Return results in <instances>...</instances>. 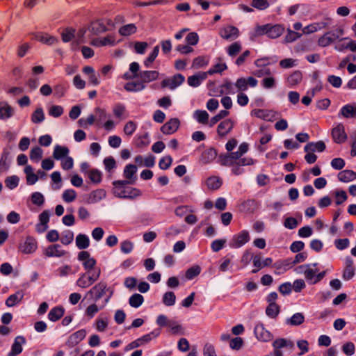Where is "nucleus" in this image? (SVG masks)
I'll return each instance as SVG.
<instances>
[{"label":"nucleus","mask_w":356,"mask_h":356,"mask_svg":"<svg viewBox=\"0 0 356 356\" xmlns=\"http://www.w3.org/2000/svg\"><path fill=\"white\" fill-rule=\"evenodd\" d=\"M284 28L279 24L272 25L267 24L259 26L257 28V33L259 35L266 34L268 38H277L280 37L284 32Z\"/></svg>","instance_id":"f257e3e1"},{"label":"nucleus","mask_w":356,"mask_h":356,"mask_svg":"<svg viewBox=\"0 0 356 356\" xmlns=\"http://www.w3.org/2000/svg\"><path fill=\"white\" fill-rule=\"evenodd\" d=\"M113 194L115 197L123 199H134L141 195V191L130 186L122 187L113 189Z\"/></svg>","instance_id":"f03ea898"},{"label":"nucleus","mask_w":356,"mask_h":356,"mask_svg":"<svg viewBox=\"0 0 356 356\" xmlns=\"http://www.w3.org/2000/svg\"><path fill=\"white\" fill-rule=\"evenodd\" d=\"M101 269H95L91 273H83L76 281V285L81 288H87L91 286L100 277Z\"/></svg>","instance_id":"7ed1b4c3"},{"label":"nucleus","mask_w":356,"mask_h":356,"mask_svg":"<svg viewBox=\"0 0 356 356\" xmlns=\"http://www.w3.org/2000/svg\"><path fill=\"white\" fill-rule=\"evenodd\" d=\"M78 259L82 262L83 268L88 273L94 272L95 269H100L99 267H96V259L92 257L88 251H81L78 254Z\"/></svg>","instance_id":"20e7f679"},{"label":"nucleus","mask_w":356,"mask_h":356,"mask_svg":"<svg viewBox=\"0 0 356 356\" xmlns=\"http://www.w3.org/2000/svg\"><path fill=\"white\" fill-rule=\"evenodd\" d=\"M184 76L181 74H176L172 78H167L163 79L161 86V88H169L171 90H174L179 86H180L184 81Z\"/></svg>","instance_id":"39448f33"},{"label":"nucleus","mask_w":356,"mask_h":356,"mask_svg":"<svg viewBox=\"0 0 356 356\" xmlns=\"http://www.w3.org/2000/svg\"><path fill=\"white\" fill-rule=\"evenodd\" d=\"M38 245L35 239L31 236H27L26 240L19 245V250L24 254H31L37 249Z\"/></svg>","instance_id":"423d86ee"},{"label":"nucleus","mask_w":356,"mask_h":356,"mask_svg":"<svg viewBox=\"0 0 356 356\" xmlns=\"http://www.w3.org/2000/svg\"><path fill=\"white\" fill-rule=\"evenodd\" d=\"M259 207V203L258 201L249 199L243 201L238 206L239 211L244 213H254L256 212Z\"/></svg>","instance_id":"0eeeda50"},{"label":"nucleus","mask_w":356,"mask_h":356,"mask_svg":"<svg viewBox=\"0 0 356 356\" xmlns=\"http://www.w3.org/2000/svg\"><path fill=\"white\" fill-rule=\"evenodd\" d=\"M331 135L334 142L336 143L340 144L344 143L347 139L344 126L341 123H339L332 129Z\"/></svg>","instance_id":"6e6552de"},{"label":"nucleus","mask_w":356,"mask_h":356,"mask_svg":"<svg viewBox=\"0 0 356 356\" xmlns=\"http://www.w3.org/2000/svg\"><path fill=\"white\" fill-rule=\"evenodd\" d=\"M219 35L225 40H234L239 35L238 29L234 26H227L220 29Z\"/></svg>","instance_id":"1a4fd4ad"},{"label":"nucleus","mask_w":356,"mask_h":356,"mask_svg":"<svg viewBox=\"0 0 356 356\" xmlns=\"http://www.w3.org/2000/svg\"><path fill=\"white\" fill-rule=\"evenodd\" d=\"M258 83V81L252 77L248 76V78L241 77L236 80L235 86L239 91H245L248 89V86L255 87Z\"/></svg>","instance_id":"9d476101"},{"label":"nucleus","mask_w":356,"mask_h":356,"mask_svg":"<svg viewBox=\"0 0 356 356\" xmlns=\"http://www.w3.org/2000/svg\"><path fill=\"white\" fill-rule=\"evenodd\" d=\"M179 126L180 121L178 118H171L161 127V131L166 135L172 134L177 131Z\"/></svg>","instance_id":"9b49d317"},{"label":"nucleus","mask_w":356,"mask_h":356,"mask_svg":"<svg viewBox=\"0 0 356 356\" xmlns=\"http://www.w3.org/2000/svg\"><path fill=\"white\" fill-rule=\"evenodd\" d=\"M67 252L63 249L59 244L49 245L44 250V254L47 257H61L65 256Z\"/></svg>","instance_id":"f8f14e48"},{"label":"nucleus","mask_w":356,"mask_h":356,"mask_svg":"<svg viewBox=\"0 0 356 356\" xmlns=\"http://www.w3.org/2000/svg\"><path fill=\"white\" fill-rule=\"evenodd\" d=\"M159 73L158 71L152 70V71H142L138 73V74H136L133 76V77H137L140 79L141 82L144 84L145 83H149L151 81H155L159 78Z\"/></svg>","instance_id":"ddd939ff"},{"label":"nucleus","mask_w":356,"mask_h":356,"mask_svg":"<svg viewBox=\"0 0 356 356\" xmlns=\"http://www.w3.org/2000/svg\"><path fill=\"white\" fill-rule=\"evenodd\" d=\"M250 241V235L248 231L243 230L238 234L234 235L232 238L234 248H240Z\"/></svg>","instance_id":"4468645a"},{"label":"nucleus","mask_w":356,"mask_h":356,"mask_svg":"<svg viewBox=\"0 0 356 356\" xmlns=\"http://www.w3.org/2000/svg\"><path fill=\"white\" fill-rule=\"evenodd\" d=\"M219 158L221 165L225 166H234L241 156L236 152H235L228 153L225 155H220Z\"/></svg>","instance_id":"2eb2a0df"},{"label":"nucleus","mask_w":356,"mask_h":356,"mask_svg":"<svg viewBox=\"0 0 356 356\" xmlns=\"http://www.w3.org/2000/svg\"><path fill=\"white\" fill-rule=\"evenodd\" d=\"M254 334L256 337L262 341H269L273 337L271 333L261 323L257 324L255 326Z\"/></svg>","instance_id":"dca6fc26"},{"label":"nucleus","mask_w":356,"mask_h":356,"mask_svg":"<svg viewBox=\"0 0 356 356\" xmlns=\"http://www.w3.org/2000/svg\"><path fill=\"white\" fill-rule=\"evenodd\" d=\"M107 290V285L104 282H99L95 284L88 293L90 295H94L95 301L99 300Z\"/></svg>","instance_id":"f3484780"},{"label":"nucleus","mask_w":356,"mask_h":356,"mask_svg":"<svg viewBox=\"0 0 356 356\" xmlns=\"http://www.w3.org/2000/svg\"><path fill=\"white\" fill-rule=\"evenodd\" d=\"M234 127V122L231 119L222 121L217 127V133L220 137H225Z\"/></svg>","instance_id":"a211bd4d"},{"label":"nucleus","mask_w":356,"mask_h":356,"mask_svg":"<svg viewBox=\"0 0 356 356\" xmlns=\"http://www.w3.org/2000/svg\"><path fill=\"white\" fill-rule=\"evenodd\" d=\"M26 343V339L22 336H18L15 339L12 345L11 351L8 356H17L22 352V344Z\"/></svg>","instance_id":"6ab92c4d"},{"label":"nucleus","mask_w":356,"mask_h":356,"mask_svg":"<svg viewBox=\"0 0 356 356\" xmlns=\"http://www.w3.org/2000/svg\"><path fill=\"white\" fill-rule=\"evenodd\" d=\"M34 38L38 41L48 45H52L58 42V39L56 37L51 35L47 33H36L34 34Z\"/></svg>","instance_id":"aec40b11"},{"label":"nucleus","mask_w":356,"mask_h":356,"mask_svg":"<svg viewBox=\"0 0 356 356\" xmlns=\"http://www.w3.org/2000/svg\"><path fill=\"white\" fill-rule=\"evenodd\" d=\"M40 223L36 225V230L39 233L44 232L47 228V223L49 220V211L45 210L43 211L39 216Z\"/></svg>","instance_id":"412c9836"},{"label":"nucleus","mask_w":356,"mask_h":356,"mask_svg":"<svg viewBox=\"0 0 356 356\" xmlns=\"http://www.w3.org/2000/svg\"><path fill=\"white\" fill-rule=\"evenodd\" d=\"M14 114L13 107L6 102H0V120H7Z\"/></svg>","instance_id":"4be33fe9"},{"label":"nucleus","mask_w":356,"mask_h":356,"mask_svg":"<svg viewBox=\"0 0 356 356\" xmlns=\"http://www.w3.org/2000/svg\"><path fill=\"white\" fill-rule=\"evenodd\" d=\"M136 172L137 167L134 164H128L124 169L123 175L127 179H131V184H134L137 180Z\"/></svg>","instance_id":"5701e85b"},{"label":"nucleus","mask_w":356,"mask_h":356,"mask_svg":"<svg viewBox=\"0 0 356 356\" xmlns=\"http://www.w3.org/2000/svg\"><path fill=\"white\" fill-rule=\"evenodd\" d=\"M275 350H280L282 348H286L289 350H292L294 348V343L292 341L284 338L275 339L273 343Z\"/></svg>","instance_id":"b1692460"},{"label":"nucleus","mask_w":356,"mask_h":356,"mask_svg":"<svg viewBox=\"0 0 356 356\" xmlns=\"http://www.w3.org/2000/svg\"><path fill=\"white\" fill-rule=\"evenodd\" d=\"M339 115L344 118H356V104H348L343 106L340 110Z\"/></svg>","instance_id":"393cba45"},{"label":"nucleus","mask_w":356,"mask_h":356,"mask_svg":"<svg viewBox=\"0 0 356 356\" xmlns=\"http://www.w3.org/2000/svg\"><path fill=\"white\" fill-rule=\"evenodd\" d=\"M216 156V150L214 148H209L202 152L200 161L203 164H207L212 162Z\"/></svg>","instance_id":"a878e982"},{"label":"nucleus","mask_w":356,"mask_h":356,"mask_svg":"<svg viewBox=\"0 0 356 356\" xmlns=\"http://www.w3.org/2000/svg\"><path fill=\"white\" fill-rule=\"evenodd\" d=\"M355 275V267L353 266V261L350 257L346 259V266L343 273V278L345 280H349Z\"/></svg>","instance_id":"bb28decb"},{"label":"nucleus","mask_w":356,"mask_h":356,"mask_svg":"<svg viewBox=\"0 0 356 356\" xmlns=\"http://www.w3.org/2000/svg\"><path fill=\"white\" fill-rule=\"evenodd\" d=\"M115 44V38L113 35H108L103 38H96L92 40L91 44L96 47L106 45L113 46Z\"/></svg>","instance_id":"cd10ccee"},{"label":"nucleus","mask_w":356,"mask_h":356,"mask_svg":"<svg viewBox=\"0 0 356 356\" xmlns=\"http://www.w3.org/2000/svg\"><path fill=\"white\" fill-rule=\"evenodd\" d=\"M302 80V74L300 70L293 72L286 79L287 85L289 87L299 84Z\"/></svg>","instance_id":"c85d7f7f"},{"label":"nucleus","mask_w":356,"mask_h":356,"mask_svg":"<svg viewBox=\"0 0 356 356\" xmlns=\"http://www.w3.org/2000/svg\"><path fill=\"white\" fill-rule=\"evenodd\" d=\"M207 78V73L198 72L193 76L188 77V83L190 86L197 87L200 85L201 81Z\"/></svg>","instance_id":"c756f323"},{"label":"nucleus","mask_w":356,"mask_h":356,"mask_svg":"<svg viewBox=\"0 0 356 356\" xmlns=\"http://www.w3.org/2000/svg\"><path fill=\"white\" fill-rule=\"evenodd\" d=\"M326 148V145L325 143L322 140H319L316 143H307L304 149L305 152H323Z\"/></svg>","instance_id":"7c9ffc66"},{"label":"nucleus","mask_w":356,"mask_h":356,"mask_svg":"<svg viewBox=\"0 0 356 356\" xmlns=\"http://www.w3.org/2000/svg\"><path fill=\"white\" fill-rule=\"evenodd\" d=\"M337 177L341 182H349L356 179V172L351 170H344L339 172Z\"/></svg>","instance_id":"2f4dec72"},{"label":"nucleus","mask_w":356,"mask_h":356,"mask_svg":"<svg viewBox=\"0 0 356 356\" xmlns=\"http://www.w3.org/2000/svg\"><path fill=\"white\" fill-rule=\"evenodd\" d=\"M64 313L65 309L63 307H55L49 312L48 318L53 322L57 321L63 316Z\"/></svg>","instance_id":"473e14b6"},{"label":"nucleus","mask_w":356,"mask_h":356,"mask_svg":"<svg viewBox=\"0 0 356 356\" xmlns=\"http://www.w3.org/2000/svg\"><path fill=\"white\" fill-rule=\"evenodd\" d=\"M69 149L65 146L56 145L53 152V157L56 160H60L67 156Z\"/></svg>","instance_id":"72a5a7b5"},{"label":"nucleus","mask_w":356,"mask_h":356,"mask_svg":"<svg viewBox=\"0 0 356 356\" xmlns=\"http://www.w3.org/2000/svg\"><path fill=\"white\" fill-rule=\"evenodd\" d=\"M87 175L90 181L95 184H99L102 180V173L97 169L92 168L88 170Z\"/></svg>","instance_id":"f704fd0d"},{"label":"nucleus","mask_w":356,"mask_h":356,"mask_svg":"<svg viewBox=\"0 0 356 356\" xmlns=\"http://www.w3.org/2000/svg\"><path fill=\"white\" fill-rule=\"evenodd\" d=\"M26 183L29 185L34 184L38 180V175L35 174L31 165H26L24 168Z\"/></svg>","instance_id":"c9c22d12"},{"label":"nucleus","mask_w":356,"mask_h":356,"mask_svg":"<svg viewBox=\"0 0 356 356\" xmlns=\"http://www.w3.org/2000/svg\"><path fill=\"white\" fill-rule=\"evenodd\" d=\"M24 297V293L22 291H17L15 294L10 295L6 300L7 307H13L21 302Z\"/></svg>","instance_id":"e433bc0d"},{"label":"nucleus","mask_w":356,"mask_h":356,"mask_svg":"<svg viewBox=\"0 0 356 356\" xmlns=\"http://www.w3.org/2000/svg\"><path fill=\"white\" fill-rule=\"evenodd\" d=\"M137 31V27L135 24H128L121 26L118 33L122 36H129Z\"/></svg>","instance_id":"4c0bfd02"},{"label":"nucleus","mask_w":356,"mask_h":356,"mask_svg":"<svg viewBox=\"0 0 356 356\" xmlns=\"http://www.w3.org/2000/svg\"><path fill=\"white\" fill-rule=\"evenodd\" d=\"M124 89L128 92H137L145 88V84L140 81L128 82L124 85Z\"/></svg>","instance_id":"58836bf2"},{"label":"nucleus","mask_w":356,"mask_h":356,"mask_svg":"<svg viewBox=\"0 0 356 356\" xmlns=\"http://www.w3.org/2000/svg\"><path fill=\"white\" fill-rule=\"evenodd\" d=\"M222 184V182L221 179L215 176L209 177L206 181L207 187L211 190L218 189L221 186Z\"/></svg>","instance_id":"ea45409f"},{"label":"nucleus","mask_w":356,"mask_h":356,"mask_svg":"<svg viewBox=\"0 0 356 356\" xmlns=\"http://www.w3.org/2000/svg\"><path fill=\"white\" fill-rule=\"evenodd\" d=\"M76 245L81 250L88 248L90 245L88 237L85 234H79L76 238Z\"/></svg>","instance_id":"a19ab883"},{"label":"nucleus","mask_w":356,"mask_h":356,"mask_svg":"<svg viewBox=\"0 0 356 356\" xmlns=\"http://www.w3.org/2000/svg\"><path fill=\"white\" fill-rule=\"evenodd\" d=\"M108 30L106 25L100 20L96 21L92 24L91 31L95 34L104 33Z\"/></svg>","instance_id":"79ce46f5"},{"label":"nucleus","mask_w":356,"mask_h":356,"mask_svg":"<svg viewBox=\"0 0 356 356\" xmlns=\"http://www.w3.org/2000/svg\"><path fill=\"white\" fill-rule=\"evenodd\" d=\"M106 197V191L104 189L93 191L90 195L88 202L93 203L98 202Z\"/></svg>","instance_id":"37998d69"},{"label":"nucleus","mask_w":356,"mask_h":356,"mask_svg":"<svg viewBox=\"0 0 356 356\" xmlns=\"http://www.w3.org/2000/svg\"><path fill=\"white\" fill-rule=\"evenodd\" d=\"M280 311V307L277 304H268L266 309V315L272 318H275Z\"/></svg>","instance_id":"c03bdc74"},{"label":"nucleus","mask_w":356,"mask_h":356,"mask_svg":"<svg viewBox=\"0 0 356 356\" xmlns=\"http://www.w3.org/2000/svg\"><path fill=\"white\" fill-rule=\"evenodd\" d=\"M305 321V316L302 313H296L286 320V323L291 325H300Z\"/></svg>","instance_id":"a18cd8bd"},{"label":"nucleus","mask_w":356,"mask_h":356,"mask_svg":"<svg viewBox=\"0 0 356 356\" xmlns=\"http://www.w3.org/2000/svg\"><path fill=\"white\" fill-rule=\"evenodd\" d=\"M242 49V46L239 42H234L227 49L228 55L231 57H235Z\"/></svg>","instance_id":"49530a36"},{"label":"nucleus","mask_w":356,"mask_h":356,"mask_svg":"<svg viewBox=\"0 0 356 356\" xmlns=\"http://www.w3.org/2000/svg\"><path fill=\"white\" fill-rule=\"evenodd\" d=\"M44 120V113L42 108L39 107L31 115V121L35 124L43 122Z\"/></svg>","instance_id":"de8ad7c7"},{"label":"nucleus","mask_w":356,"mask_h":356,"mask_svg":"<svg viewBox=\"0 0 356 356\" xmlns=\"http://www.w3.org/2000/svg\"><path fill=\"white\" fill-rule=\"evenodd\" d=\"M143 296L138 293L132 295L129 300V305L134 308L140 307L143 304Z\"/></svg>","instance_id":"09e8293b"},{"label":"nucleus","mask_w":356,"mask_h":356,"mask_svg":"<svg viewBox=\"0 0 356 356\" xmlns=\"http://www.w3.org/2000/svg\"><path fill=\"white\" fill-rule=\"evenodd\" d=\"M195 117L199 123L207 124L209 120V114L206 111L197 110L195 113Z\"/></svg>","instance_id":"8fccbe9b"},{"label":"nucleus","mask_w":356,"mask_h":356,"mask_svg":"<svg viewBox=\"0 0 356 356\" xmlns=\"http://www.w3.org/2000/svg\"><path fill=\"white\" fill-rule=\"evenodd\" d=\"M270 111H269L264 110V109H259V108L253 109L251 111L252 115L255 116L258 118L263 119L264 120H269V118L270 116Z\"/></svg>","instance_id":"3c124183"},{"label":"nucleus","mask_w":356,"mask_h":356,"mask_svg":"<svg viewBox=\"0 0 356 356\" xmlns=\"http://www.w3.org/2000/svg\"><path fill=\"white\" fill-rule=\"evenodd\" d=\"M176 296L172 291H168L163 296V302L166 306H172L175 305Z\"/></svg>","instance_id":"603ef678"},{"label":"nucleus","mask_w":356,"mask_h":356,"mask_svg":"<svg viewBox=\"0 0 356 356\" xmlns=\"http://www.w3.org/2000/svg\"><path fill=\"white\" fill-rule=\"evenodd\" d=\"M160 333H161L160 329L154 330L152 332L143 336L141 338H139V340L140 341V343L143 344L145 343H148L153 338L157 337L160 334Z\"/></svg>","instance_id":"864d4df0"},{"label":"nucleus","mask_w":356,"mask_h":356,"mask_svg":"<svg viewBox=\"0 0 356 356\" xmlns=\"http://www.w3.org/2000/svg\"><path fill=\"white\" fill-rule=\"evenodd\" d=\"M227 69V66L225 63H218L216 64L212 68L209 69L207 72H204V73H207V76L208 75H212L215 73H221Z\"/></svg>","instance_id":"5fc2aeb1"},{"label":"nucleus","mask_w":356,"mask_h":356,"mask_svg":"<svg viewBox=\"0 0 356 356\" xmlns=\"http://www.w3.org/2000/svg\"><path fill=\"white\" fill-rule=\"evenodd\" d=\"M251 6L257 10H264L269 7L270 3L268 0H252Z\"/></svg>","instance_id":"6e6d98bb"},{"label":"nucleus","mask_w":356,"mask_h":356,"mask_svg":"<svg viewBox=\"0 0 356 356\" xmlns=\"http://www.w3.org/2000/svg\"><path fill=\"white\" fill-rule=\"evenodd\" d=\"M208 63H209V60H208V59H207V58L205 56H197V58H195L193 60L192 67L197 69V68L207 65Z\"/></svg>","instance_id":"4d7b16f0"},{"label":"nucleus","mask_w":356,"mask_h":356,"mask_svg":"<svg viewBox=\"0 0 356 356\" xmlns=\"http://www.w3.org/2000/svg\"><path fill=\"white\" fill-rule=\"evenodd\" d=\"M42 149L39 147H35L30 152V159L38 162L42 157Z\"/></svg>","instance_id":"13d9d810"},{"label":"nucleus","mask_w":356,"mask_h":356,"mask_svg":"<svg viewBox=\"0 0 356 356\" xmlns=\"http://www.w3.org/2000/svg\"><path fill=\"white\" fill-rule=\"evenodd\" d=\"M252 261L254 268L252 270V273H257L264 267L260 254L254 255Z\"/></svg>","instance_id":"bf43d9fd"},{"label":"nucleus","mask_w":356,"mask_h":356,"mask_svg":"<svg viewBox=\"0 0 356 356\" xmlns=\"http://www.w3.org/2000/svg\"><path fill=\"white\" fill-rule=\"evenodd\" d=\"M86 335V332L85 330L82 329L78 330L70 336V340L75 343H78L81 341Z\"/></svg>","instance_id":"052dcab7"},{"label":"nucleus","mask_w":356,"mask_h":356,"mask_svg":"<svg viewBox=\"0 0 356 356\" xmlns=\"http://www.w3.org/2000/svg\"><path fill=\"white\" fill-rule=\"evenodd\" d=\"M74 239V234L70 230L63 232L60 241L63 245H67L70 244Z\"/></svg>","instance_id":"680f3d73"},{"label":"nucleus","mask_w":356,"mask_h":356,"mask_svg":"<svg viewBox=\"0 0 356 356\" xmlns=\"http://www.w3.org/2000/svg\"><path fill=\"white\" fill-rule=\"evenodd\" d=\"M136 128V123L134 122V121L130 120L125 124L123 131L127 136H130L135 132Z\"/></svg>","instance_id":"e2e57ef3"},{"label":"nucleus","mask_w":356,"mask_h":356,"mask_svg":"<svg viewBox=\"0 0 356 356\" xmlns=\"http://www.w3.org/2000/svg\"><path fill=\"white\" fill-rule=\"evenodd\" d=\"M76 197V193L73 189L65 190L63 193V199L66 202H72Z\"/></svg>","instance_id":"0e129e2a"},{"label":"nucleus","mask_w":356,"mask_h":356,"mask_svg":"<svg viewBox=\"0 0 356 356\" xmlns=\"http://www.w3.org/2000/svg\"><path fill=\"white\" fill-rule=\"evenodd\" d=\"M75 36V30L74 29H66L62 33L61 37L64 42L71 41Z\"/></svg>","instance_id":"69168bd1"},{"label":"nucleus","mask_w":356,"mask_h":356,"mask_svg":"<svg viewBox=\"0 0 356 356\" xmlns=\"http://www.w3.org/2000/svg\"><path fill=\"white\" fill-rule=\"evenodd\" d=\"M31 199L33 204H35L39 207L42 206L44 202V198L43 195L39 192H35L32 193Z\"/></svg>","instance_id":"338daca9"},{"label":"nucleus","mask_w":356,"mask_h":356,"mask_svg":"<svg viewBox=\"0 0 356 356\" xmlns=\"http://www.w3.org/2000/svg\"><path fill=\"white\" fill-rule=\"evenodd\" d=\"M200 273V268L197 266H193L189 268L185 273V277L187 280H192L195 277L197 276Z\"/></svg>","instance_id":"774afa93"}]
</instances>
